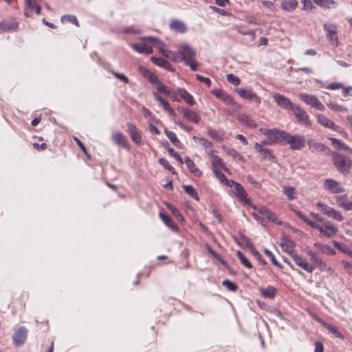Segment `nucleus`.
<instances>
[{
    "label": "nucleus",
    "mask_w": 352,
    "mask_h": 352,
    "mask_svg": "<svg viewBox=\"0 0 352 352\" xmlns=\"http://www.w3.org/2000/svg\"><path fill=\"white\" fill-rule=\"evenodd\" d=\"M111 138L116 144L122 146L128 150L130 148L126 138L122 133L117 132L113 133L111 135Z\"/></svg>",
    "instance_id": "nucleus-19"
},
{
    "label": "nucleus",
    "mask_w": 352,
    "mask_h": 352,
    "mask_svg": "<svg viewBox=\"0 0 352 352\" xmlns=\"http://www.w3.org/2000/svg\"><path fill=\"white\" fill-rule=\"evenodd\" d=\"M233 192L240 201L244 202L246 204L250 205V200L247 198V192L242 185H241L239 183L237 182L234 186Z\"/></svg>",
    "instance_id": "nucleus-16"
},
{
    "label": "nucleus",
    "mask_w": 352,
    "mask_h": 352,
    "mask_svg": "<svg viewBox=\"0 0 352 352\" xmlns=\"http://www.w3.org/2000/svg\"><path fill=\"white\" fill-rule=\"evenodd\" d=\"M252 208L254 210H256L259 214L264 216L269 221H272L278 225L281 224L280 221H277V217L275 213L270 211L265 206H261L257 208L256 206L252 205Z\"/></svg>",
    "instance_id": "nucleus-12"
},
{
    "label": "nucleus",
    "mask_w": 352,
    "mask_h": 352,
    "mask_svg": "<svg viewBox=\"0 0 352 352\" xmlns=\"http://www.w3.org/2000/svg\"><path fill=\"white\" fill-rule=\"evenodd\" d=\"M331 155L333 164L337 170L344 175H349L352 167V160L351 157L336 151H332Z\"/></svg>",
    "instance_id": "nucleus-3"
},
{
    "label": "nucleus",
    "mask_w": 352,
    "mask_h": 352,
    "mask_svg": "<svg viewBox=\"0 0 352 352\" xmlns=\"http://www.w3.org/2000/svg\"><path fill=\"white\" fill-rule=\"evenodd\" d=\"M164 132L168 139L170 140V142L175 145L178 146V145L180 144L179 140L177 139L176 134L174 132H172L170 131H168V129H165Z\"/></svg>",
    "instance_id": "nucleus-43"
},
{
    "label": "nucleus",
    "mask_w": 352,
    "mask_h": 352,
    "mask_svg": "<svg viewBox=\"0 0 352 352\" xmlns=\"http://www.w3.org/2000/svg\"><path fill=\"white\" fill-rule=\"evenodd\" d=\"M27 338V329L24 327H21L14 333L13 343L16 346L23 344Z\"/></svg>",
    "instance_id": "nucleus-14"
},
{
    "label": "nucleus",
    "mask_w": 352,
    "mask_h": 352,
    "mask_svg": "<svg viewBox=\"0 0 352 352\" xmlns=\"http://www.w3.org/2000/svg\"><path fill=\"white\" fill-rule=\"evenodd\" d=\"M314 246L319 248L322 252L329 255H334L336 251L328 245H323L319 243H315Z\"/></svg>",
    "instance_id": "nucleus-40"
},
{
    "label": "nucleus",
    "mask_w": 352,
    "mask_h": 352,
    "mask_svg": "<svg viewBox=\"0 0 352 352\" xmlns=\"http://www.w3.org/2000/svg\"><path fill=\"white\" fill-rule=\"evenodd\" d=\"M296 265H297L300 268L303 269L308 273H312L315 270V266L314 265L309 264L306 258H303L301 255H298L296 252L292 254L291 256Z\"/></svg>",
    "instance_id": "nucleus-8"
},
{
    "label": "nucleus",
    "mask_w": 352,
    "mask_h": 352,
    "mask_svg": "<svg viewBox=\"0 0 352 352\" xmlns=\"http://www.w3.org/2000/svg\"><path fill=\"white\" fill-rule=\"evenodd\" d=\"M316 207L323 214L327 215L329 217L338 221H342L343 220V216L339 212L323 203L318 202L316 204Z\"/></svg>",
    "instance_id": "nucleus-5"
},
{
    "label": "nucleus",
    "mask_w": 352,
    "mask_h": 352,
    "mask_svg": "<svg viewBox=\"0 0 352 352\" xmlns=\"http://www.w3.org/2000/svg\"><path fill=\"white\" fill-rule=\"evenodd\" d=\"M211 164L212 167V171L216 170H219L220 168L224 164L222 161V159L218 155H210Z\"/></svg>",
    "instance_id": "nucleus-35"
},
{
    "label": "nucleus",
    "mask_w": 352,
    "mask_h": 352,
    "mask_svg": "<svg viewBox=\"0 0 352 352\" xmlns=\"http://www.w3.org/2000/svg\"><path fill=\"white\" fill-rule=\"evenodd\" d=\"M317 120H318V122L321 125H322L327 128L331 129L332 127H334V126H335V123L324 115H321V114L318 115L317 116Z\"/></svg>",
    "instance_id": "nucleus-36"
},
{
    "label": "nucleus",
    "mask_w": 352,
    "mask_h": 352,
    "mask_svg": "<svg viewBox=\"0 0 352 352\" xmlns=\"http://www.w3.org/2000/svg\"><path fill=\"white\" fill-rule=\"evenodd\" d=\"M183 188L186 193L198 201V194L195 188H194L191 185H184Z\"/></svg>",
    "instance_id": "nucleus-42"
},
{
    "label": "nucleus",
    "mask_w": 352,
    "mask_h": 352,
    "mask_svg": "<svg viewBox=\"0 0 352 352\" xmlns=\"http://www.w3.org/2000/svg\"><path fill=\"white\" fill-rule=\"evenodd\" d=\"M273 98L277 104L283 109L292 111V107L296 105L293 104L289 98L278 93L274 94Z\"/></svg>",
    "instance_id": "nucleus-13"
},
{
    "label": "nucleus",
    "mask_w": 352,
    "mask_h": 352,
    "mask_svg": "<svg viewBox=\"0 0 352 352\" xmlns=\"http://www.w3.org/2000/svg\"><path fill=\"white\" fill-rule=\"evenodd\" d=\"M327 107H329L331 109L336 111H340V112H346L348 110L347 109L344 107L339 105L336 103H334L333 102H329V103H327Z\"/></svg>",
    "instance_id": "nucleus-48"
},
{
    "label": "nucleus",
    "mask_w": 352,
    "mask_h": 352,
    "mask_svg": "<svg viewBox=\"0 0 352 352\" xmlns=\"http://www.w3.org/2000/svg\"><path fill=\"white\" fill-rule=\"evenodd\" d=\"M38 3L36 0H25V9L23 14L26 17L32 16V10L34 9Z\"/></svg>",
    "instance_id": "nucleus-27"
},
{
    "label": "nucleus",
    "mask_w": 352,
    "mask_h": 352,
    "mask_svg": "<svg viewBox=\"0 0 352 352\" xmlns=\"http://www.w3.org/2000/svg\"><path fill=\"white\" fill-rule=\"evenodd\" d=\"M260 292L264 298L272 299L276 296V289L273 286H268L266 288H261Z\"/></svg>",
    "instance_id": "nucleus-29"
},
{
    "label": "nucleus",
    "mask_w": 352,
    "mask_h": 352,
    "mask_svg": "<svg viewBox=\"0 0 352 352\" xmlns=\"http://www.w3.org/2000/svg\"><path fill=\"white\" fill-rule=\"evenodd\" d=\"M250 251L252 252V254L263 265L266 264V261L265 259H263L259 253L258 251H257L255 248L254 247L253 249H251Z\"/></svg>",
    "instance_id": "nucleus-59"
},
{
    "label": "nucleus",
    "mask_w": 352,
    "mask_h": 352,
    "mask_svg": "<svg viewBox=\"0 0 352 352\" xmlns=\"http://www.w3.org/2000/svg\"><path fill=\"white\" fill-rule=\"evenodd\" d=\"M336 200L339 207L344 208L345 210H352V201H348L346 195L338 196Z\"/></svg>",
    "instance_id": "nucleus-24"
},
{
    "label": "nucleus",
    "mask_w": 352,
    "mask_h": 352,
    "mask_svg": "<svg viewBox=\"0 0 352 352\" xmlns=\"http://www.w3.org/2000/svg\"><path fill=\"white\" fill-rule=\"evenodd\" d=\"M235 91L243 99L254 102L256 104H259L261 102V98L250 90L243 88H236Z\"/></svg>",
    "instance_id": "nucleus-9"
},
{
    "label": "nucleus",
    "mask_w": 352,
    "mask_h": 352,
    "mask_svg": "<svg viewBox=\"0 0 352 352\" xmlns=\"http://www.w3.org/2000/svg\"><path fill=\"white\" fill-rule=\"evenodd\" d=\"M19 27L17 22L8 23L1 22L0 23V34L3 32L14 31L16 30Z\"/></svg>",
    "instance_id": "nucleus-31"
},
{
    "label": "nucleus",
    "mask_w": 352,
    "mask_h": 352,
    "mask_svg": "<svg viewBox=\"0 0 352 352\" xmlns=\"http://www.w3.org/2000/svg\"><path fill=\"white\" fill-rule=\"evenodd\" d=\"M160 217H161L162 220L164 222V223L168 226L170 228H173L175 226V224L173 223L171 218L166 214H164L162 212L160 213Z\"/></svg>",
    "instance_id": "nucleus-54"
},
{
    "label": "nucleus",
    "mask_w": 352,
    "mask_h": 352,
    "mask_svg": "<svg viewBox=\"0 0 352 352\" xmlns=\"http://www.w3.org/2000/svg\"><path fill=\"white\" fill-rule=\"evenodd\" d=\"M281 8L284 10L292 12L298 6L296 0H284L281 2Z\"/></svg>",
    "instance_id": "nucleus-30"
},
{
    "label": "nucleus",
    "mask_w": 352,
    "mask_h": 352,
    "mask_svg": "<svg viewBox=\"0 0 352 352\" xmlns=\"http://www.w3.org/2000/svg\"><path fill=\"white\" fill-rule=\"evenodd\" d=\"M314 3L320 7L327 8H335L336 3L333 0H313Z\"/></svg>",
    "instance_id": "nucleus-38"
},
{
    "label": "nucleus",
    "mask_w": 352,
    "mask_h": 352,
    "mask_svg": "<svg viewBox=\"0 0 352 352\" xmlns=\"http://www.w3.org/2000/svg\"><path fill=\"white\" fill-rule=\"evenodd\" d=\"M151 61L154 64H155L158 66H160V67H164L167 69H171L170 63L169 62H168L166 60H165L164 58L152 56L151 58Z\"/></svg>",
    "instance_id": "nucleus-37"
},
{
    "label": "nucleus",
    "mask_w": 352,
    "mask_h": 352,
    "mask_svg": "<svg viewBox=\"0 0 352 352\" xmlns=\"http://www.w3.org/2000/svg\"><path fill=\"white\" fill-rule=\"evenodd\" d=\"M324 235L328 238H331L334 236L338 232V228L331 222L329 221H324Z\"/></svg>",
    "instance_id": "nucleus-25"
},
{
    "label": "nucleus",
    "mask_w": 352,
    "mask_h": 352,
    "mask_svg": "<svg viewBox=\"0 0 352 352\" xmlns=\"http://www.w3.org/2000/svg\"><path fill=\"white\" fill-rule=\"evenodd\" d=\"M246 179L248 182L254 185V186L256 188H260L261 185L259 182H256L251 175H248L246 176Z\"/></svg>",
    "instance_id": "nucleus-61"
},
{
    "label": "nucleus",
    "mask_w": 352,
    "mask_h": 352,
    "mask_svg": "<svg viewBox=\"0 0 352 352\" xmlns=\"http://www.w3.org/2000/svg\"><path fill=\"white\" fill-rule=\"evenodd\" d=\"M307 143L309 148H314L316 151L324 152L327 155H331V153H332L329 147L321 142H317L313 140H309Z\"/></svg>",
    "instance_id": "nucleus-20"
},
{
    "label": "nucleus",
    "mask_w": 352,
    "mask_h": 352,
    "mask_svg": "<svg viewBox=\"0 0 352 352\" xmlns=\"http://www.w3.org/2000/svg\"><path fill=\"white\" fill-rule=\"evenodd\" d=\"M302 9L304 10L309 11L313 8V3L311 0H302Z\"/></svg>",
    "instance_id": "nucleus-60"
},
{
    "label": "nucleus",
    "mask_w": 352,
    "mask_h": 352,
    "mask_svg": "<svg viewBox=\"0 0 352 352\" xmlns=\"http://www.w3.org/2000/svg\"><path fill=\"white\" fill-rule=\"evenodd\" d=\"M344 270L349 274H352V263L346 261H342Z\"/></svg>",
    "instance_id": "nucleus-64"
},
{
    "label": "nucleus",
    "mask_w": 352,
    "mask_h": 352,
    "mask_svg": "<svg viewBox=\"0 0 352 352\" xmlns=\"http://www.w3.org/2000/svg\"><path fill=\"white\" fill-rule=\"evenodd\" d=\"M292 111L295 115L298 122L305 125L311 124L307 113L305 111L301 109L300 106L296 104L295 106H292Z\"/></svg>",
    "instance_id": "nucleus-10"
},
{
    "label": "nucleus",
    "mask_w": 352,
    "mask_h": 352,
    "mask_svg": "<svg viewBox=\"0 0 352 352\" xmlns=\"http://www.w3.org/2000/svg\"><path fill=\"white\" fill-rule=\"evenodd\" d=\"M126 126L127 132L130 135L131 140L137 144H141L142 136L140 132L138 130L136 126L131 122H127Z\"/></svg>",
    "instance_id": "nucleus-15"
},
{
    "label": "nucleus",
    "mask_w": 352,
    "mask_h": 352,
    "mask_svg": "<svg viewBox=\"0 0 352 352\" xmlns=\"http://www.w3.org/2000/svg\"><path fill=\"white\" fill-rule=\"evenodd\" d=\"M131 47L139 53H145L147 54L153 53L152 47L146 44L134 43L131 45Z\"/></svg>",
    "instance_id": "nucleus-28"
},
{
    "label": "nucleus",
    "mask_w": 352,
    "mask_h": 352,
    "mask_svg": "<svg viewBox=\"0 0 352 352\" xmlns=\"http://www.w3.org/2000/svg\"><path fill=\"white\" fill-rule=\"evenodd\" d=\"M240 239L241 242L242 243V248L245 246L246 248H248L250 250L253 249L254 246L249 237L246 236L243 234H241Z\"/></svg>",
    "instance_id": "nucleus-46"
},
{
    "label": "nucleus",
    "mask_w": 352,
    "mask_h": 352,
    "mask_svg": "<svg viewBox=\"0 0 352 352\" xmlns=\"http://www.w3.org/2000/svg\"><path fill=\"white\" fill-rule=\"evenodd\" d=\"M223 151L226 153V154L234 160H236L242 163L245 162V158L239 153H238L235 149L230 148L229 146H223Z\"/></svg>",
    "instance_id": "nucleus-26"
},
{
    "label": "nucleus",
    "mask_w": 352,
    "mask_h": 352,
    "mask_svg": "<svg viewBox=\"0 0 352 352\" xmlns=\"http://www.w3.org/2000/svg\"><path fill=\"white\" fill-rule=\"evenodd\" d=\"M205 247L208 253L215 259H217L221 264L226 267H228V263L208 244H205Z\"/></svg>",
    "instance_id": "nucleus-34"
},
{
    "label": "nucleus",
    "mask_w": 352,
    "mask_h": 352,
    "mask_svg": "<svg viewBox=\"0 0 352 352\" xmlns=\"http://www.w3.org/2000/svg\"><path fill=\"white\" fill-rule=\"evenodd\" d=\"M324 29L327 32V36L331 42H338L337 26L335 24H324Z\"/></svg>",
    "instance_id": "nucleus-21"
},
{
    "label": "nucleus",
    "mask_w": 352,
    "mask_h": 352,
    "mask_svg": "<svg viewBox=\"0 0 352 352\" xmlns=\"http://www.w3.org/2000/svg\"><path fill=\"white\" fill-rule=\"evenodd\" d=\"M159 164H161L164 168L170 170L172 173H175V169L173 166H171L167 160L164 158H160L158 160Z\"/></svg>",
    "instance_id": "nucleus-53"
},
{
    "label": "nucleus",
    "mask_w": 352,
    "mask_h": 352,
    "mask_svg": "<svg viewBox=\"0 0 352 352\" xmlns=\"http://www.w3.org/2000/svg\"><path fill=\"white\" fill-rule=\"evenodd\" d=\"M307 255L309 256V259L311 261V265H314L315 266V269L318 267L321 271L329 272L332 273L333 270L332 268L329 266L322 259L318 256L316 253H314L312 250H309L307 251Z\"/></svg>",
    "instance_id": "nucleus-4"
},
{
    "label": "nucleus",
    "mask_w": 352,
    "mask_h": 352,
    "mask_svg": "<svg viewBox=\"0 0 352 352\" xmlns=\"http://www.w3.org/2000/svg\"><path fill=\"white\" fill-rule=\"evenodd\" d=\"M261 131L263 135L267 136L274 143H278L280 140L279 135L280 133V131H283L282 130H277V129H261Z\"/></svg>",
    "instance_id": "nucleus-23"
},
{
    "label": "nucleus",
    "mask_w": 352,
    "mask_h": 352,
    "mask_svg": "<svg viewBox=\"0 0 352 352\" xmlns=\"http://www.w3.org/2000/svg\"><path fill=\"white\" fill-rule=\"evenodd\" d=\"M167 208L171 211L172 214L175 217L179 216V210L172 204H166Z\"/></svg>",
    "instance_id": "nucleus-63"
},
{
    "label": "nucleus",
    "mask_w": 352,
    "mask_h": 352,
    "mask_svg": "<svg viewBox=\"0 0 352 352\" xmlns=\"http://www.w3.org/2000/svg\"><path fill=\"white\" fill-rule=\"evenodd\" d=\"M169 28L171 30L182 34L187 31V27L185 23L177 19H173L170 22Z\"/></svg>",
    "instance_id": "nucleus-22"
},
{
    "label": "nucleus",
    "mask_w": 352,
    "mask_h": 352,
    "mask_svg": "<svg viewBox=\"0 0 352 352\" xmlns=\"http://www.w3.org/2000/svg\"><path fill=\"white\" fill-rule=\"evenodd\" d=\"M161 104L163 106L164 109L165 111H168L169 115H170V116L175 115L174 110L170 107L169 103L166 100H165Z\"/></svg>",
    "instance_id": "nucleus-62"
},
{
    "label": "nucleus",
    "mask_w": 352,
    "mask_h": 352,
    "mask_svg": "<svg viewBox=\"0 0 352 352\" xmlns=\"http://www.w3.org/2000/svg\"><path fill=\"white\" fill-rule=\"evenodd\" d=\"M226 78L228 82L235 86H238L241 82L239 78L232 74H228Z\"/></svg>",
    "instance_id": "nucleus-52"
},
{
    "label": "nucleus",
    "mask_w": 352,
    "mask_h": 352,
    "mask_svg": "<svg viewBox=\"0 0 352 352\" xmlns=\"http://www.w3.org/2000/svg\"><path fill=\"white\" fill-rule=\"evenodd\" d=\"M177 92L179 94L180 97L186 101L190 105H192L195 104V101L193 98L190 94L184 89L179 88L177 89Z\"/></svg>",
    "instance_id": "nucleus-33"
},
{
    "label": "nucleus",
    "mask_w": 352,
    "mask_h": 352,
    "mask_svg": "<svg viewBox=\"0 0 352 352\" xmlns=\"http://www.w3.org/2000/svg\"><path fill=\"white\" fill-rule=\"evenodd\" d=\"M330 140H331L332 144L337 149H343L344 151H349L351 149L349 148V146H348L343 142H342L341 140H338L337 138H331Z\"/></svg>",
    "instance_id": "nucleus-39"
},
{
    "label": "nucleus",
    "mask_w": 352,
    "mask_h": 352,
    "mask_svg": "<svg viewBox=\"0 0 352 352\" xmlns=\"http://www.w3.org/2000/svg\"><path fill=\"white\" fill-rule=\"evenodd\" d=\"M237 119L239 122L241 124L249 126V127H256V124L255 122L251 119L248 115L246 114H240L238 116Z\"/></svg>",
    "instance_id": "nucleus-32"
},
{
    "label": "nucleus",
    "mask_w": 352,
    "mask_h": 352,
    "mask_svg": "<svg viewBox=\"0 0 352 352\" xmlns=\"http://www.w3.org/2000/svg\"><path fill=\"white\" fill-rule=\"evenodd\" d=\"M211 93L218 99L221 100L226 104L235 106L236 103L233 97L221 89H213Z\"/></svg>",
    "instance_id": "nucleus-7"
},
{
    "label": "nucleus",
    "mask_w": 352,
    "mask_h": 352,
    "mask_svg": "<svg viewBox=\"0 0 352 352\" xmlns=\"http://www.w3.org/2000/svg\"><path fill=\"white\" fill-rule=\"evenodd\" d=\"M143 40L149 42L154 47H157L160 52L167 58H172L175 62L185 61L186 65H188L191 69L196 71L197 69V65L195 61L196 52L189 45H184L179 53H173L166 49L165 44L156 37L146 36L143 38Z\"/></svg>",
    "instance_id": "nucleus-1"
},
{
    "label": "nucleus",
    "mask_w": 352,
    "mask_h": 352,
    "mask_svg": "<svg viewBox=\"0 0 352 352\" xmlns=\"http://www.w3.org/2000/svg\"><path fill=\"white\" fill-rule=\"evenodd\" d=\"M216 177L223 184L228 182V179L226 175L220 170H214L213 171Z\"/></svg>",
    "instance_id": "nucleus-57"
},
{
    "label": "nucleus",
    "mask_w": 352,
    "mask_h": 352,
    "mask_svg": "<svg viewBox=\"0 0 352 352\" xmlns=\"http://www.w3.org/2000/svg\"><path fill=\"white\" fill-rule=\"evenodd\" d=\"M168 152L170 156L173 157L175 160H177L181 164H183L182 157L173 148H168Z\"/></svg>",
    "instance_id": "nucleus-58"
},
{
    "label": "nucleus",
    "mask_w": 352,
    "mask_h": 352,
    "mask_svg": "<svg viewBox=\"0 0 352 352\" xmlns=\"http://www.w3.org/2000/svg\"><path fill=\"white\" fill-rule=\"evenodd\" d=\"M283 193L287 197L289 200H292L295 198L294 188L292 186H287L283 188Z\"/></svg>",
    "instance_id": "nucleus-50"
},
{
    "label": "nucleus",
    "mask_w": 352,
    "mask_h": 352,
    "mask_svg": "<svg viewBox=\"0 0 352 352\" xmlns=\"http://www.w3.org/2000/svg\"><path fill=\"white\" fill-rule=\"evenodd\" d=\"M299 98L303 102L318 110L324 111L325 109L323 104L315 96L309 95L305 93H300L299 94Z\"/></svg>",
    "instance_id": "nucleus-6"
},
{
    "label": "nucleus",
    "mask_w": 352,
    "mask_h": 352,
    "mask_svg": "<svg viewBox=\"0 0 352 352\" xmlns=\"http://www.w3.org/2000/svg\"><path fill=\"white\" fill-rule=\"evenodd\" d=\"M279 138L278 143L280 144H288L291 150H301L306 144L305 136L299 135H292L285 131H280Z\"/></svg>",
    "instance_id": "nucleus-2"
},
{
    "label": "nucleus",
    "mask_w": 352,
    "mask_h": 352,
    "mask_svg": "<svg viewBox=\"0 0 352 352\" xmlns=\"http://www.w3.org/2000/svg\"><path fill=\"white\" fill-rule=\"evenodd\" d=\"M109 72L118 80L122 81L125 84L129 83V78L123 74L118 73L114 71L109 70Z\"/></svg>",
    "instance_id": "nucleus-55"
},
{
    "label": "nucleus",
    "mask_w": 352,
    "mask_h": 352,
    "mask_svg": "<svg viewBox=\"0 0 352 352\" xmlns=\"http://www.w3.org/2000/svg\"><path fill=\"white\" fill-rule=\"evenodd\" d=\"M324 187L333 193H340L344 191V189L340 186L339 183L332 179H325Z\"/></svg>",
    "instance_id": "nucleus-18"
},
{
    "label": "nucleus",
    "mask_w": 352,
    "mask_h": 352,
    "mask_svg": "<svg viewBox=\"0 0 352 352\" xmlns=\"http://www.w3.org/2000/svg\"><path fill=\"white\" fill-rule=\"evenodd\" d=\"M236 255H237L238 258L240 260L241 264H243L248 268H250V269L252 268V265L251 264V263L243 254V253L241 251L238 250L236 252Z\"/></svg>",
    "instance_id": "nucleus-45"
},
{
    "label": "nucleus",
    "mask_w": 352,
    "mask_h": 352,
    "mask_svg": "<svg viewBox=\"0 0 352 352\" xmlns=\"http://www.w3.org/2000/svg\"><path fill=\"white\" fill-rule=\"evenodd\" d=\"M255 150L259 153L261 155H262L263 157L265 159H268L269 160L272 162H274L276 160V156L273 154V152L272 150L266 148H263L262 146V144L256 142L254 145Z\"/></svg>",
    "instance_id": "nucleus-17"
},
{
    "label": "nucleus",
    "mask_w": 352,
    "mask_h": 352,
    "mask_svg": "<svg viewBox=\"0 0 352 352\" xmlns=\"http://www.w3.org/2000/svg\"><path fill=\"white\" fill-rule=\"evenodd\" d=\"M222 285L226 287L228 290L232 292H234L238 289V285L228 279L223 280L222 281Z\"/></svg>",
    "instance_id": "nucleus-44"
},
{
    "label": "nucleus",
    "mask_w": 352,
    "mask_h": 352,
    "mask_svg": "<svg viewBox=\"0 0 352 352\" xmlns=\"http://www.w3.org/2000/svg\"><path fill=\"white\" fill-rule=\"evenodd\" d=\"M280 245L284 252L288 253L291 256L292 254L295 253L294 248L296 244L289 236L286 234H283L281 236Z\"/></svg>",
    "instance_id": "nucleus-11"
},
{
    "label": "nucleus",
    "mask_w": 352,
    "mask_h": 352,
    "mask_svg": "<svg viewBox=\"0 0 352 352\" xmlns=\"http://www.w3.org/2000/svg\"><path fill=\"white\" fill-rule=\"evenodd\" d=\"M184 116L187 120L192 121L194 123H198V115L189 109L184 110Z\"/></svg>",
    "instance_id": "nucleus-41"
},
{
    "label": "nucleus",
    "mask_w": 352,
    "mask_h": 352,
    "mask_svg": "<svg viewBox=\"0 0 352 352\" xmlns=\"http://www.w3.org/2000/svg\"><path fill=\"white\" fill-rule=\"evenodd\" d=\"M208 134L210 137H211L212 139L221 142L223 141V137L222 135L220 134L217 130L209 129L208 131Z\"/></svg>",
    "instance_id": "nucleus-49"
},
{
    "label": "nucleus",
    "mask_w": 352,
    "mask_h": 352,
    "mask_svg": "<svg viewBox=\"0 0 352 352\" xmlns=\"http://www.w3.org/2000/svg\"><path fill=\"white\" fill-rule=\"evenodd\" d=\"M62 21H67L71 23L75 24L76 26H79L77 18L73 15H64L61 18Z\"/></svg>",
    "instance_id": "nucleus-56"
},
{
    "label": "nucleus",
    "mask_w": 352,
    "mask_h": 352,
    "mask_svg": "<svg viewBox=\"0 0 352 352\" xmlns=\"http://www.w3.org/2000/svg\"><path fill=\"white\" fill-rule=\"evenodd\" d=\"M157 85V89L159 92L165 94L170 97L173 96L172 92L161 81Z\"/></svg>",
    "instance_id": "nucleus-51"
},
{
    "label": "nucleus",
    "mask_w": 352,
    "mask_h": 352,
    "mask_svg": "<svg viewBox=\"0 0 352 352\" xmlns=\"http://www.w3.org/2000/svg\"><path fill=\"white\" fill-rule=\"evenodd\" d=\"M263 252L265 254L270 258L271 262L274 265L278 267V268H283V266L277 261V260L276 259L274 254L270 250L265 248Z\"/></svg>",
    "instance_id": "nucleus-47"
}]
</instances>
